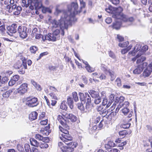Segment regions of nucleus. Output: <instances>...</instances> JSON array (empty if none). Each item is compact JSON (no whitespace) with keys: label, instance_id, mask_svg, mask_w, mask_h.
I'll list each match as a JSON object with an SVG mask.
<instances>
[{"label":"nucleus","instance_id":"f257e3e1","mask_svg":"<svg viewBox=\"0 0 152 152\" xmlns=\"http://www.w3.org/2000/svg\"><path fill=\"white\" fill-rule=\"evenodd\" d=\"M68 11L64 12L61 20L64 22V26L67 28L71 25L72 23L76 20L75 15L81 11L78 9V5L76 2H72L67 6Z\"/></svg>","mask_w":152,"mask_h":152},{"label":"nucleus","instance_id":"f03ea898","mask_svg":"<svg viewBox=\"0 0 152 152\" xmlns=\"http://www.w3.org/2000/svg\"><path fill=\"white\" fill-rule=\"evenodd\" d=\"M66 144L67 145V146H64L62 142H59L58 144V149H60L63 152L66 151L72 152L73 151L74 148L77 147V143L73 142L67 143Z\"/></svg>","mask_w":152,"mask_h":152},{"label":"nucleus","instance_id":"7ed1b4c3","mask_svg":"<svg viewBox=\"0 0 152 152\" xmlns=\"http://www.w3.org/2000/svg\"><path fill=\"white\" fill-rule=\"evenodd\" d=\"M64 12H66V11H62L58 8L56 9V11L55 12V15H58L61 12H63V14L61 17L60 20L59 21L60 22L59 24H58V22L54 20L53 21L52 23V26L53 28L58 27L59 26L60 28H65L64 25V22L63 20H61L62 16L64 15Z\"/></svg>","mask_w":152,"mask_h":152},{"label":"nucleus","instance_id":"20e7f679","mask_svg":"<svg viewBox=\"0 0 152 152\" xmlns=\"http://www.w3.org/2000/svg\"><path fill=\"white\" fill-rule=\"evenodd\" d=\"M6 8L9 12L11 13L13 12V14L15 15H19L22 10L21 7L17 6L16 4L12 5V4L8 5L6 6Z\"/></svg>","mask_w":152,"mask_h":152},{"label":"nucleus","instance_id":"39448f33","mask_svg":"<svg viewBox=\"0 0 152 152\" xmlns=\"http://www.w3.org/2000/svg\"><path fill=\"white\" fill-rule=\"evenodd\" d=\"M43 0H28V2L30 3V9L31 10L34 9H39L42 6V2Z\"/></svg>","mask_w":152,"mask_h":152},{"label":"nucleus","instance_id":"423d86ee","mask_svg":"<svg viewBox=\"0 0 152 152\" xmlns=\"http://www.w3.org/2000/svg\"><path fill=\"white\" fill-rule=\"evenodd\" d=\"M39 104L37 98L28 97L26 99V104L30 107H34L37 106Z\"/></svg>","mask_w":152,"mask_h":152},{"label":"nucleus","instance_id":"0eeeda50","mask_svg":"<svg viewBox=\"0 0 152 152\" xmlns=\"http://www.w3.org/2000/svg\"><path fill=\"white\" fill-rule=\"evenodd\" d=\"M60 33L59 29H56L52 34H48V40L55 41L56 39L59 38V34Z\"/></svg>","mask_w":152,"mask_h":152},{"label":"nucleus","instance_id":"6e6552de","mask_svg":"<svg viewBox=\"0 0 152 152\" xmlns=\"http://www.w3.org/2000/svg\"><path fill=\"white\" fill-rule=\"evenodd\" d=\"M114 9L115 13L113 15V17L115 18L121 20L120 16L125 15L121 13L123 10L122 8L120 7L118 8H114Z\"/></svg>","mask_w":152,"mask_h":152},{"label":"nucleus","instance_id":"1a4fd4ad","mask_svg":"<svg viewBox=\"0 0 152 152\" xmlns=\"http://www.w3.org/2000/svg\"><path fill=\"white\" fill-rule=\"evenodd\" d=\"M28 89V85L26 83H23L17 89L16 92L20 95H23L27 92Z\"/></svg>","mask_w":152,"mask_h":152},{"label":"nucleus","instance_id":"9d476101","mask_svg":"<svg viewBox=\"0 0 152 152\" xmlns=\"http://www.w3.org/2000/svg\"><path fill=\"white\" fill-rule=\"evenodd\" d=\"M59 138L65 144L67 142L71 141L72 140V137L69 134L65 135L64 134H61Z\"/></svg>","mask_w":152,"mask_h":152},{"label":"nucleus","instance_id":"9b49d317","mask_svg":"<svg viewBox=\"0 0 152 152\" xmlns=\"http://www.w3.org/2000/svg\"><path fill=\"white\" fill-rule=\"evenodd\" d=\"M141 46L140 44H137L134 47V50L132 51L129 52L128 55V57L130 58L132 56H134L136 53L141 49Z\"/></svg>","mask_w":152,"mask_h":152},{"label":"nucleus","instance_id":"f8f14e48","mask_svg":"<svg viewBox=\"0 0 152 152\" xmlns=\"http://www.w3.org/2000/svg\"><path fill=\"white\" fill-rule=\"evenodd\" d=\"M86 103V109L87 110H89L91 105V98L89 94H86V97L84 101Z\"/></svg>","mask_w":152,"mask_h":152},{"label":"nucleus","instance_id":"ddd939ff","mask_svg":"<svg viewBox=\"0 0 152 152\" xmlns=\"http://www.w3.org/2000/svg\"><path fill=\"white\" fill-rule=\"evenodd\" d=\"M142 54V53H141V52L139 51L136 55V58H137L136 63L137 64L141 63L145 60V57L143 56H141Z\"/></svg>","mask_w":152,"mask_h":152},{"label":"nucleus","instance_id":"4468645a","mask_svg":"<svg viewBox=\"0 0 152 152\" xmlns=\"http://www.w3.org/2000/svg\"><path fill=\"white\" fill-rule=\"evenodd\" d=\"M120 16L121 20L124 22H132L134 20V18L132 17H128L125 15Z\"/></svg>","mask_w":152,"mask_h":152},{"label":"nucleus","instance_id":"2eb2a0df","mask_svg":"<svg viewBox=\"0 0 152 152\" xmlns=\"http://www.w3.org/2000/svg\"><path fill=\"white\" fill-rule=\"evenodd\" d=\"M57 119L58 121L64 127H67V125L66 124V121L62 116L58 115V116Z\"/></svg>","mask_w":152,"mask_h":152},{"label":"nucleus","instance_id":"dca6fc26","mask_svg":"<svg viewBox=\"0 0 152 152\" xmlns=\"http://www.w3.org/2000/svg\"><path fill=\"white\" fill-rule=\"evenodd\" d=\"M18 32L20 37L23 39L26 38L27 36L26 29H18Z\"/></svg>","mask_w":152,"mask_h":152},{"label":"nucleus","instance_id":"f3484780","mask_svg":"<svg viewBox=\"0 0 152 152\" xmlns=\"http://www.w3.org/2000/svg\"><path fill=\"white\" fill-rule=\"evenodd\" d=\"M35 138L36 139L39 140H42V141L48 142L49 141V139L48 137H43L39 134H36Z\"/></svg>","mask_w":152,"mask_h":152},{"label":"nucleus","instance_id":"a211bd4d","mask_svg":"<svg viewBox=\"0 0 152 152\" xmlns=\"http://www.w3.org/2000/svg\"><path fill=\"white\" fill-rule=\"evenodd\" d=\"M112 103V101H110L106 97L104 98L102 101V104L103 106L106 105V108H108L110 106Z\"/></svg>","mask_w":152,"mask_h":152},{"label":"nucleus","instance_id":"6ab92c4d","mask_svg":"<svg viewBox=\"0 0 152 152\" xmlns=\"http://www.w3.org/2000/svg\"><path fill=\"white\" fill-rule=\"evenodd\" d=\"M115 146V144L113 141H110L107 144L104 145V147L108 151L109 149H111L110 148H112Z\"/></svg>","mask_w":152,"mask_h":152},{"label":"nucleus","instance_id":"aec40b11","mask_svg":"<svg viewBox=\"0 0 152 152\" xmlns=\"http://www.w3.org/2000/svg\"><path fill=\"white\" fill-rule=\"evenodd\" d=\"M64 117L66 118L70 119L72 122L76 121L77 119V117L72 114H66L65 115Z\"/></svg>","mask_w":152,"mask_h":152},{"label":"nucleus","instance_id":"412c9836","mask_svg":"<svg viewBox=\"0 0 152 152\" xmlns=\"http://www.w3.org/2000/svg\"><path fill=\"white\" fill-rule=\"evenodd\" d=\"M49 95L53 100H52L51 101V104L52 105L54 106L57 102L56 100L57 99V97L55 94L53 93H50L49 94Z\"/></svg>","mask_w":152,"mask_h":152},{"label":"nucleus","instance_id":"4be33fe9","mask_svg":"<svg viewBox=\"0 0 152 152\" xmlns=\"http://www.w3.org/2000/svg\"><path fill=\"white\" fill-rule=\"evenodd\" d=\"M38 114L36 112H32L29 115V118L31 121L36 119L37 117Z\"/></svg>","mask_w":152,"mask_h":152},{"label":"nucleus","instance_id":"5701e85b","mask_svg":"<svg viewBox=\"0 0 152 152\" xmlns=\"http://www.w3.org/2000/svg\"><path fill=\"white\" fill-rule=\"evenodd\" d=\"M152 71V69L151 67L149 68V69L148 68L145 70L143 73V75L145 77H148L149 76Z\"/></svg>","mask_w":152,"mask_h":152},{"label":"nucleus","instance_id":"b1692460","mask_svg":"<svg viewBox=\"0 0 152 152\" xmlns=\"http://www.w3.org/2000/svg\"><path fill=\"white\" fill-rule=\"evenodd\" d=\"M53 8V6H51L49 7H43L42 10L44 13L48 12L49 13H51L52 12V10Z\"/></svg>","mask_w":152,"mask_h":152},{"label":"nucleus","instance_id":"393cba45","mask_svg":"<svg viewBox=\"0 0 152 152\" xmlns=\"http://www.w3.org/2000/svg\"><path fill=\"white\" fill-rule=\"evenodd\" d=\"M121 108V107H119V104L118 105V106L116 108L115 110V112H111L110 114L108 115V117L109 119H111L112 117L116 115V113H118L120 109Z\"/></svg>","mask_w":152,"mask_h":152},{"label":"nucleus","instance_id":"a878e982","mask_svg":"<svg viewBox=\"0 0 152 152\" xmlns=\"http://www.w3.org/2000/svg\"><path fill=\"white\" fill-rule=\"evenodd\" d=\"M142 68L139 65L133 71V73L135 74H140L142 71Z\"/></svg>","mask_w":152,"mask_h":152},{"label":"nucleus","instance_id":"bb28decb","mask_svg":"<svg viewBox=\"0 0 152 152\" xmlns=\"http://www.w3.org/2000/svg\"><path fill=\"white\" fill-rule=\"evenodd\" d=\"M88 92L91 96L93 98L97 97L99 95V93L98 92L93 90H90Z\"/></svg>","mask_w":152,"mask_h":152},{"label":"nucleus","instance_id":"cd10ccee","mask_svg":"<svg viewBox=\"0 0 152 152\" xmlns=\"http://www.w3.org/2000/svg\"><path fill=\"white\" fill-rule=\"evenodd\" d=\"M13 89H10L4 92L2 94L3 97L7 98L10 96L13 91Z\"/></svg>","mask_w":152,"mask_h":152},{"label":"nucleus","instance_id":"c85d7f7f","mask_svg":"<svg viewBox=\"0 0 152 152\" xmlns=\"http://www.w3.org/2000/svg\"><path fill=\"white\" fill-rule=\"evenodd\" d=\"M124 100V98L123 96H120L119 97H116L115 100V102L117 103V104H121Z\"/></svg>","mask_w":152,"mask_h":152},{"label":"nucleus","instance_id":"c756f323","mask_svg":"<svg viewBox=\"0 0 152 152\" xmlns=\"http://www.w3.org/2000/svg\"><path fill=\"white\" fill-rule=\"evenodd\" d=\"M31 83L35 87L37 90L39 91L41 90L42 88L39 84H38L33 80H31Z\"/></svg>","mask_w":152,"mask_h":152},{"label":"nucleus","instance_id":"7c9ffc66","mask_svg":"<svg viewBox=\"0 0 152 152\" xmlns=\"http://www.w3.org/2000/svg\"><path fill=\"white\" fill-rule=\"evenodd\" d=\"M30 142L31 144L32 145L37 147L39 146V143L34 139H31L30 140Z\"/></svg>","mask_w":152,"mask_h":152},{"label":"nucleus","instance_id":"2f4dec72","mask_svg":"<svg viewBox=\"0 0 152 152\" xmlns=\"http://www.w3.org/2000/svg\"><path fill=\"white\" fill-rule=\"evenodd\" d=\"M67 102L68 105L71 109L73 108V101L72 98L70 97H69L67 98Z\"/></svg>","mask_w":152,"mask_h":152},{"label":"nucleus","instance_id":"473e14b6","mask_svg":"<svg viewBox=\"0 0 152 152\" xmlns=\"http://www.w3.org/2000/svg\"><path fill=\"white\" fill-rule=\"evenodd\" d=\"M77 108L80 109L82 112H86L87 110L86 108L85 109L84 108V107L83 104L82 103H78L77 104Z\"/></svg>","mask_w":152,"mask_h":152},{"label":"nucleus","instance_id":"72a5a7b5","mask_svg":"<svg viewBox=\"0 0 152 152\" xmlns=\"http://www.w3.org/2000/svg\"><path fill=\"white\" fill-rule=\"evenodd\" d=\"M47 142L42 141V142L39 144V146L42 149L47 148L48 147V145L46 143Z\"/></svg>","mask_w":152,"mask_h":152},{"label":"nucleus","instance_id":"f704fd0d","mask_svg":"<svg viewBox=\"0 0 152 152\" xmlns=\"http://www.w3.org/2000/svg\"><path fill=\"white\" fill-rule=\"evenodd\" d=\"M105 11L108 13L113 14H114L115 13L114 8L113 7L111 6H110L108 8H106L105 9Z\"/></svg>","mask_w":152,"mask_h":152},{"label":"nucleus","instance_id":"c9c22d12","mask_svg":"<svg viewBox=\"0 0 152 152\" xmlns=\"http://www.w3.org/2000/svg\"><path fill=\"white\" fill-rule=\"evenodd\" d=\"M101 69L106 74L108 73V72L110 70V69H108L107 66L103 64L101 65Z\"/></svg>","mask_w":152,"mask_h":152},{"label":"nucleus","instance_id":"e433bc0d","mask_svg":"<svg viewBox=\"0 0 152 152\" xmlns=\"http://www.w3.org/2000/svg\"><path fill=\"white\" fill-rule=\"evenodd\" d=\"M17 31V29H8L7 33L10 36H13V34Z\"/></svg>","mask_w":152,"mask_h":152},{"label":"nucleus","instance_id":"4c0bfd02","mask_svg":"<svg viewBox=\"0 0 152 152\" xmlns=\"http://www.w3.org/2000/svg\"><path fill=\"white\" fill-rule=\"evenodd\" d=\"M121 24L119 21H116L115 23H113V28H119L121 27Z\"/></svg>","mask_w":152,"mask_h":152},{"label":"nucleus","instance_id":"58836bf2","mask_svg":"<svg viewBox=\"0 0 152 152\" xmlns=\"http://www.w3.org/2000/svg\"><path fill=\"white\" fill-rule=\"evenodd\" d=\"M119 107L122 108H127L129 106V103L128 101L125 102L123 103L119 104Z\"/></svg>","mask_w":152,"mask_h":152},{"label":"nucleus","instance_id":"ea45409f","mask_svg":"<svg viewBox=\"0 0 152 152\" xmlns=\"http://www.w3.org/2000/svg\"><path fill=\"white\" fill-rule=\"evenodd\" d=\"M132 47V45H130L129 46L126 48L123 49L121 50V53L122 54H125L127 53L129 50H130Z\"/></svg>","mask_w":152,"mask_h":152},{"label":"nucleus","instance_id":"a19ab883","mask_svg":"<svg viewBox=\"0 0 152 152\" xmlns=\"http://www.w3.org/2000/svg\"><path fill=\"white\" fill-rule=\"evenodd\" d=\"M20 1L22 2V5L23 7H27L28 6L30 7V3L28 2V4L26 3V0H20Z\"/></svg>","mask_w":152,"mask_h":152},{"label":"nucleus","instance_id":"79ce46f5","mask_svg":"<svg viewBox=\"0 0 152 152\" xmlns=\"http://www.w3.org/2000/svg\"><path fill=\"white\" fill-rule=\"evenodd\" d=\"M109 75L111 77V80L113 81L115 78V75L114 72L112 70H110L108 72Z\"/></svg>","mask_w":152,"mask_h":152},{"label":"nucleus","instance_id":"37998d69","mask_svg":"<svg viewBox=\"0 0 152 152\" xmlns=\"http://www.w3.org/2000/svg\"><path fill=\"white\" fill-rule=\"evenodd\" d=\"M59 129L61 132H62V133L61 134H64L65 135L69 134V132L66 129H65L63 128V127L59 126Z\"/></svg>","mask_w":152,"mask_h":152},{"label":"nucleus","instance_id":"c03bdc74","mask_svg":"<svg viewBox=\"0 0 152 152\" xmlns=\"http://www.w3.org/2000/svg\"><path fill=\"white\" fill-rule=\"evenodd\" d=\"M109 56L112 59L116 60V56L114 53L112 51L110 50L108 52Z\"/></svg>","mask_w":152,"mask_h":152},{"label":"nucleus","instance_id":"a18cd8bd","mask_svg":"<svg viewBox=\"0 0 152 152\" xmlns=\"http://www.w3.org/2000/svg\"><path fill=\"white\" fill-rule=\"evenodd\" d=\"M60 108L61 109L66 110L67 108V105L66 104V101H63L60 105Z\"/></svg>","mask_w":152,"mask_h":152},{"label":"nucleus","instance_id":"49530a36","mask_svg":"<svg viewBox=\"0 0 152 152\" xmlns=\"http://www.w3.org/2000/svg\"><path fill=\"white\" fill-rule=\"evenodd\" d=\"M37 50V48L35 46H31L30 48L31 52L33 53H35Z\"/></svg>","mask_w":152,"mask_h":152},{"label":"nucleus","instance_id":"de8ad7c7","mask_svg":"<svg viewBox=\"0 0 152 152\" xmlns=\"http://www.w3.org/2000/svg\"><path fill=\"white\" fill-rule=\"evenodd\" d=\"M86 94H87V93H85V94H83L82 93H79L80 98L81 101H84V100H85Z\"/></svg>","mask_w":152,"mask_h":152},{"label":"nucleus","instance_id":"09e8293b","mask_svg":"<svg viewBox=\"0 0 152 152\" xmlns=\"http://www.w3.org/2000/svg\"><path fill=\"white\" fill-rule=\"evenodd\" d=\"M85 67L87 71L89 72H91L94 71V69L90 66L89 65L87 66H85Z\"/></svg>","mask_w":152,"mask_h":152},{"label":"nucleus","instance_id":"8fccbe9b","mask_svg":"<svg viewBox=\"0 0 152 152\" xmlns=\"http://www.w3.org/2000/svg\"><path fill=\"white\" fill-rule=\"evenodd\" d=\"M130 124L129 123L123 124L121 125L120 126L121 128L127 129L129 127Z\"/></svg>","mask_w":152,"mask_h":152},{"label":"nucleus","instance_id":"3c124183","mask_svg":"<svg viewBox=\"0 0 152 152\" xmlns=\"http://www.w3.org/2000/svg\"><path fill=\"white\" fill-rule=\"evenodd\" d=\"M24 148L26 152H31V149L30 146L28 144H25L24 145Z\"/></svg>","mask_w":152,"mask_h":152},{"label":"nucleus","instance_id":"603ef678","mask_svg":"<svg viewBox=\"0 0 152 152\" xmlns=\"http://www.w3.org/2000/svg\"><path fill=\"white\" fill-rule=\"evenodd\" d=\"M72 95L73 98L75 102H77L78 100V97L77 96V93L76 92H72Z\"/></svg>","mask_w":152,"mask_h":152},{"label":"nucleus","instance_id":"864d4df0","mask_svg":"<svg viewBox=\"0 0 152 152\" xmlns=\"http://www.w3.org/2000/svg\"><path fill=\"white\" fill-rule=\"evenodd\" d=\"M129 44V42L128 41H126L122 43H119L118 44L119 46L124 48L126 47Z\"/></svg>","mask_w":152,"mask_h":152},{"label":"nucleus","instance_id":"5fc2aeb1","mask_svg":"<svg viewBox=\"0 0 152 152\" xmlns=\"http://www.w3.org/2000/svg\"><path fill=\"white\" fill-rule=\"evenodd\" d=\"M101 112L99 113L100 115H102L103 117L105 116L108 113L107 110L104 108L103 109Z\"/></svg>","mask_w":152,"mask_h":152},{"label":"nucleus","instance_id":"6e6d98bb","mask_svg":"<svg viewBox=\"0 0 152 152\" xmlns=\"http://www.w3.org/2000/svg\"><path fill=\"white\" fill-rule=\"evenodd\" d=\"M121 111L124 115H126L128 113H129V110L128 108H122Z\"/></svg>","mask_w":152,"mask_h":152},{"label":"nucleus","instance_id":"4d7b16f0","mask_svg":"<svg viewBox=\"0 0 152 152\" xmlns=\"http://www.w3.org/2000/svg\"><path fill=\"white\" fill-rule=\"evenodd\" d=\"M148 49V47L147 45L143 46L141 50L139 51L141 52V53H142V54Z\"/></svg>","mask_w":152,"mask_h":152},{"label":"nucleus","instance_id":"13d9d810","mask_svg":"<svg viewBox=\"0 0 152 152\" xmlns=\"http://www.w3.org/2000/svg\"><path fill=\"white\" fill-rule=\"evenodd\" d=\"M14 67L16 68L20 69L22 67V63L19 61L18 62L14 65Z\"/></svg>","mask_w":152,"mask_h":152},{"label":"nucleus","instance_id":"bf43d9fd","mask_svg":"<svg viewBox=\"0 0 152 152\" xmlns=\"http://www.w3.org/2000/svg\"><path fill=\"white\" fill-rule=\"evenodd\" d=\"M104 123L105 121H104L103 119H102L98 125V130H100L103 127Z\"/></svg>","mask_w":152,"mask_h":152},{"label":"nucleus","instance_id":"052dcab7","mask_svg":"<svg viewBox=\"0 0 152 152\" xmlns=\"http://www.w3.org/2000/svg\"><path fill=\"white\" fill-rule=\"evenodd\" d=\"M8 80V78L6 76L3 77H2V78H1V83H7V82Z\"/></svg>","mask_w":152,"mask_h":152},{"label":"nucleus","instance_id":"680f3d73","mask_svg":"<svg viewBox=\"0 0 152 152\" xmlns=\"http://www.w3.org/2000/svg\"><path fill=\"white\" fill-rule=\"evenodd\" d=\"M17 148L20 152H24V148L22 145L20 144L17 145Z\"/></svg>","mask_w":152,"mask_h":152},{"label":"nucleus","instance_id":"e2e57ef3","mask_svg":"<svg viewBox=\"0 0 152 152\" xmlns=\"http://www.w3.org/2000/svg\"><path fill=\"white\" fill-rule=\"evenodd\" d=\"M133 113L132 112H130L128 116L126 118V121H127V122H129L131 121L132 118H130L132 117Z\"/></svg>","mask_w":152,"mask_h":152},{"label":"nucleus","instance_id":"0e129e2a","mask_svg":"<svg viewBox=\"0 0 152 152\" xmlns=\"http://www.w3.org/2000/svg\"><path fill=\"white\" fill-rule=\"evenodd\" d=\"M117 86L118 87H120L121 86V80L119 78H117L115 80Z\"/></svg>","mask_w":152,"mask_h":152},{"label":"nucleus","instance_id":"69168bd1","mask_svg":"<svg viewBox=\"0 0 152 152\" xmlns=\"http://www.w3.org/2000/svg\"><path fill=\"white\" fill-rule=\"evenodd\" d=\"M128 133L126 131L124 130L122 131H120L119 132V134L120 135L122 136H124L127 134Z\"/></svg>","mask_w":152,"mask_h":152},{"label":"nucleus","instance_id":"338daca9","mask_svg":"<svg viewBox=\"0 0 152 152\" xmlns=\"http://www.w3.org/2000/svg\"><path fill=\"white\" fill-rule=\"evenodd\" d=\"M117 38L118 41L119 42H121L124 40V38L119 34L117 35Z\"/></svg>","mask_w":152,"mask_h":152},{"label":"nucleus","instance_id":"774afa93","mask_svg":"<svg viewBox=\"0 0 152 152\" xmlns=\"http://www.w3.org/2000/svg\"><path fill=\"white\" fill-rule=\"evenodd\" d=\"M31 152H42L40 150H39L35 147H32L31 148Z\"/></svg>","mask_w":152,"mask_h":152}]
</instances>
